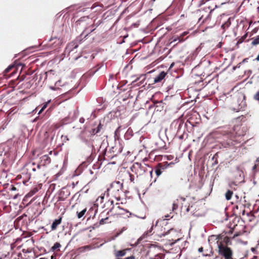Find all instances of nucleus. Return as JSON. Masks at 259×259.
<instances>
[{"instance_id":"obj_1","label":"nucleus","mask_w":259,"mask_h":259,"mask_svg":"<svg viewBox=\"0 0 259 259\" xmlns=\"http://www.w3.org/2000/svg\"><path fill=\"white\" fill-rule=\"evenodd\" d=\"M222 141L221 143L225 148L236 146L243 141L245 135L244 128L236 125L231 128H224L221 132Z\"/></svg>"},{"instance_id":"obj_2","label":"nucleus","mask_w":259,"mask_h":259,"mask_svg":"<svg viewBox=\"0 0 259 259\" xmlns=\"http://www.w3.org/2000/svg\"><path fill=\"white\" fill-rule=\"evenodd\" d=\"M123 183L119 181L113 182L111 183L110 188L107 190V195H111L117 200L120 199L123 192Z\"/></svg>"},{"instance_id":"obj_3","label":"nucleus","mask_w":259,"mask_h":259,"mask_svg":"<svg viewBox=\"0 0 259 259\" xmlns=\"http://www.w3.org/2000/svg\"><path fill=\"white\" fill-rule=\"evenodd\" d=\"M118 179L126 184L134 183L135 176L125 168H121L118 175Z\"/></svg>"},{"instance_id":"obj_4","label":"nucleus","mask_w":259,"mask_h":259,"mask_svg":"<svg viewBox=\"0 0 259 259\" xmlns=\"http://www.w3.org/2000/svg\"><path fill=\"white\" fill-rule=\"evenodd\" d=\"M218 248V253L222 259H234L233 251L231 248L226 245H223L221 243H219Z\"/></svg>"},{"instance_id":"obj_5","label":"nucleus","mask_w":259,"mask_h":259,"mask_svg":"<svg viewBox=\"0 0 259 259\" xmlns=\"http://www.w3.org/2000/svg\"><path fill=\"white\" fill-rule=\"evenodd\" d=\"M131 170L134 175H136L137 177H138L146 172L147 166L146 164L142 165L140 163L136 162L131 167Z\"/></svg>"},{"instance_id":"obj_6","label":"nucleus","mask_w":259,"mask_h":259,"mask_svg":"<svg viewBox=\"0 0 259 259\" xmlns=\"http://www.w3.org/2000/svg\"><path fill=\"white\" fill-rule=\"evenodd\" d=\"M211 238H215L214 239L217 240L218 246H219V243H221L223 245H226L227 246L232 244L230 238L223 234H220L218 236L213 235L211 236Z\"/></svg>"},{"instance_id":"obj_7","label":"nucleus","mask_w":259,"mask_h":259,"mask_svg":"<svg viewBox=\"0 0 259 259\" xmlns=\"http://www.w3.org/2000/svg\"><path fill=\"white\" fill-rule=\"evenodd\" d=\"M130 249L126 248L122 250H114L113 254L115 257V259H136L134 255H131L128 257L123 258L125 256L127 251H129Z\"/></svg>"},{"instance_id":"obj_8","label":"nucleus","mask_w":259,"mask_h":259,"mask_svg":"<svg viewBox=\"0 0 259 259\" xmlns=\"http://www.w3.org/2000/svg\"><path fill=\"white\" fill-rule=\"evenodd\" d=\"M109 211L114 215L117 216L124 215L126 213L128 212L127 210L121 208L118 203H116L115 205H113L112 208H110V210L107 212V214Z\"/></svg>"},{"instance_id":"obj_9","label":"nucleus","mask_w":259,"mask_h":259,"mask_svg":"<svg viewBox=\"0 0 259 259\" xmlns=\"http://www.w3.org/2000/svg\"><path fill=\"white\" fill-rule=\"evenodd\" d=\"M237 104L238 106V110L243 109L246 106L245 96L242 93H238L237 95Z\"/></svg>"},{"instance_id":"obj_10","label":"nucleus","mask_w":259,"mask_h":259,"mask_svg":"<svg viewBox=\"0 0 259 259\" xmlns=\"http://www.w3.org/2000/svg\"><path fill=\"white\" fill-rule=\"evenodd\" d=\"M16 66L14 65H11L4 71V76L6 78H9L16 73Z\"/></svg>"},{"instance_id":"obj_11","label":"nucleus","mask_w":259,"mask_h":259,"mask_svg":"<svg viewBox=\"0 0 259 259\" xmlns=\"http://www.w3.org/2000/svg\"><path fill=\"white\" fill-rule=\"evenodd\" d=\"M166 75V72L161 71L159 74L154 78V83H156L162 82Z\"/></svg>"},{"instance_id":"obj_12","label":"nucleus","mask_w":259,"mask_h":259,"mask_svg":"<svg viewBox=\"0 0 259 259\" xmlns=\"http://www.w3.org/2000/svg\"><path fill=\"white\" fill-rule=\"evenodd\" d=\"M104 212H102L100 213L99 215V218H101L99 221L100 225H102L107 223H110L111 222V221L109 220V218L108 217H106L104 218Z\"/></svg>"},{"instance_id":"obj_13","label":"nucleus","mask_w":259,"mask_h":259,"mask_svg":"<svg viewBox=\"0 0 259 259\" xmlns=\"http://www.w3.org/2000/svg\"><path fill=\"white\" fill-rule=\"evenodd\" d=\"M62 220V217H60L58 219L55 220L52 225H51V230L52 231L56 230L58 227V226L61 224Z\"/></svg>"},{"instance_id":"obj_14","label":"nucleus","mask_w":259,"mask_h":259,"mask_svg":"<svg viewBox=\"0 0 259 259\" xmlns=\"http://www.w3.org/2000/svg\"><path fill=\"white\" fill-rule=\"evenodd\" d=\"M171 164H174L172 162L168 163L167 162H165L163 163H159L157 166L159 167V168L163 172L169 165Z\"/></svg>"},{"instance_id":"obj_15","label":"nucleus","mask_w":259,"mask_h":259,"mask_svg":"<svg viewBox=\"0 0 259 259\" xmlns=\"http://www.w3.org/2000/svg\"><path fill=\"white\" fill-rule=\"evenodd\" d=\"M188 32L187 31L184 32L180 36L175 37L172 42L176 41L177 40H179V42L184 41L185 40V39L184 38V36L188 34Z\"/></svg>"},{"instance_id":"obj_16","label":"nucleus","mask_w":259,"mask_h":259,"mask_svg":"<svg viewBox=\"0 0 259 259\" xmlns=\"http://www.w3.org/2000/svg\"><path fill=\"white\" fill-rule=\"evenodd\" d=\"M41 161L43 162V164H46L51 162V158L47 155H44L41 157Z\"/></svg>"},{"instance_id":"obj_17","label":"nucleus","mask_w":259,"mask_h":259,"mask_svg":"<svg viewBox=\"0 0 259 259\" xmlns=\"http://www.w3.org/2000/svg\"><path fill=\"white\" fill-rule=\"evenodd\" d=\"M61 245L59 242H56L51 247V250L53 252H58L60 251Z\"/></svg>"},{"instance_id":"obj_18","label":"nucleus","mask_w":259,"mask_h":259,"mask_svg":"<svg viewBox=\"0 0 259 259\" xmlns=\"http://www.w3.org/2000/svg\"><path fill=\"white\" fill-rule=\"evenodd\" d=\"M78 40L70 42L68 45V48H70L71 51H73V49H76L78 47Z\"/></svg>"},{"instance_id":"obj_19","label":"nucleus","mask_w":259,"mask_h":259,"mask_svg":"<svg viewBox=\"0 0 259 259\" xmlns=\"http://www.w3.org/2000/svg\"><path fill=\"white\" fill-rule=\"evenodd\" d=\"M92 249V246L91 245H85L82 247H79L78 249V250L79 252H83L85 251L86 250H90Z\"/></svg>"},{"instance_id":"obj_20","label":"nucleus","mask_w":259,"mask_h":259,"mask_svg":"<svg viewBox=\"0 0 259 259\" xmlns=\"http://www.w3.org/2000/svg\"><path fill=\"white\" fill-rule=\"evenodd\" d=\"M181 209L182 211L184 212H188L189 211V205H187V204L182 203V205L181 207Z\"/></svg>"},{"instance_id":"obj_21","label":"nucleus","mask_w":259,"mask_h":259,"mask_svg":"<svg viewBox=\"0 0 259 259\" xmlns=\"http://www.w3.org/2000/svg\"><path fill=\"white\" fill-rule=\"evenodd\" d=\"M251 39L252 40L251 43V45L256 46L257 45H259V35H257L256 37L252 38Z\"/></svg>"},{"instance_id":"obj_22","label":"nucleus","mask_w":259,"mask_h":259,"mask_svg":"<svg viewBox=\"0 0 259 259\" xmlns=\"http://www.w3.org/2000/svg\"><path fill=\"white\" fill-rule=\"evenodd\" d=\"M97 210L96 209H95V208L92 207L89 209V210L87 212V214L88 215H89V218H91L92 214L94 213V216H95V215L97 212Z\"/></svg>"},{"instance_id":"obj_23","label":"nucleus","mask_w":259,"mask_h":259,"mask_svg":"<svg viewBox=\"0 0 259 259\" xmlns=\"http://www.w3.org/2000/svg\"><path fill=\"white\" fill-rule=\"evenodd\" d=\"M231 23V21L230 19H229L226 22L222 24V28L225 30L230 26Z\"/></svg>"},{"instance_id":"obj_24","label":"nucleus","mask_w":259,"mask_h":259,"mask_svg":"<svg viewBox=\"0 0 259 259\" xmlns=\"http://www.w3.org/2000/svg\"><path fill=\"white\" fill-rule=\"evenodd\" d=\"M38 189L37 187L34 188L33 189H32L27 194V196L31 197L33 196L34 194H35L37 191Z\"/></svg>"},{"instance_id":"obj_25","label":"nucleus","mask_w":259,"mask_h":259,"mask_svg":"<svg viewBox=\"0 0 259 259\" xmlns=\"http://www.w3.org/2000/svg\"><path fill=\"white\" fill-rule=\"evenodd\" d=\"M233 192L232 191L228 190L225 194V197H226V199L228 200H230L233 195Z\"/></svg>"},{"instance_id":"obj_26","label":"nucleus","mask_w":259,"mask_h":259,"mask_svg":"<svg viewBox=\"0 0 259 259\" xmlns=\"http://www.w3.org/2000/svg\"><path fill=\"white\" fill-rule=\"evenodd\" d=\"M101 127V124H99L97 128L92 130V134L95 135L98 133L100 131Z\"/></svg>"},{"instance_id":"obj_27","label":"nucleus","mask_w":259,"mask_h":259,"mask_svg":"<svg viewBox=\"0 0 259 259\" xmlns=\"http://www.w3.org/2000/svg\"><path fill=\"white\" fill-rule=\"evenodd\" d=\"M179 199H177L176 201H175L172 204V211L176 210L179 207Z\"/></svg>"},{"instance_id":"obj_28","label":"nucleus","mask_w":259,"mask_h":259,"mask_svg":"<svg viewBox=\"0 0 259 259\" xmlns=\"http://www.w3.org/2000/svg\"><path fill=\"white\" fill-rule=\"evenodd\" d=\"M168 234H171V235H175V234H177V232L174 229H170L167 232H166L165 233L162 234V235L165 236V235H168Z\"/></svg>"},{"instance_id":"obj_29","label":"nucleus","mask_w":259,"mask_h":259,"mask_svg":"<svg viewBox=\"0 0 259 259\" xmlns=\"http://www.w3.org/2000/svg\"><path fill=\"white\" fill-rule=\"evenodd\" d=\"M218 6L215 4H211V5L209 6L208 8L210 10L209 15H210L212 12Z\"/></svg>"},{"instance_id":"obj_30","label":"nucleus","mask_w":259,"mask_h":259,"mask_svg":"<svg viewBox=\"0 0 259 259\" xmlns=\"http://www.w3.org/2000/svg\"><path fill=\"white\" fill-rule=\"evenodd\" d=\"M142 79L141 81H140V83L141 84L143 83V81L145 80V79H146V76H145V75L144 74H142L139 77L137 78L135 81L134 82H137L140 79Z\"/></svg>"},{"instance_id":"obj_31","label":"nucleus","mask_w":259,"mask_h":259,"mask_svg":"<svg viewBox=\"0 0 259 259\" xmlns=\"http://www.w3.org/2000/svg\"><path fill=\"white\" fill-rule=\"evenodd\" d=\"M86 211H87V209L84 208V209H83L79 212H77L78 218L80 219L81 218H82L84 215V214H85Z\"/></svg>"},{"instance_id":"obj_32","label":"nucleus","mask_w":259,"mask_h":259,"mask_svg":"<svg viewBox=\"0 0 259 259\" xmlns=\"http://www.w3.org/2000/svg\"><path fill=\"white\" fill-rule=\"evenodd\" d=\"M247 36V33H246L243 36H241L238 40L237 44H241L243 42Z\"/></svg>"},{"instance_id":"obj_33","label":"nucleus","mask_w":259,"mask_h":259,"mask_svg":"<svg viewBox=\"0 0 259 259\" xmlns=\"http://www.w3.org/2000/svg\"><path fill=\"white\" fill-rule=\"evenodd\" d=\"M95 29V28H93L92 29H91L90 30V31H87L88 30V28H85V29L84 30L83 32H82V33L80 35V36H81L83 34H85V36L84 37H85L87 35H88V34L89 33H90L91 32H93L94 30Z\"/></svg>"},{"instance_id":"obj_34","label":"nucleus","mask_w":259,"mask_h":259,"mask_svg":"<svg viewBox=\"0 0 259 259\" xmlns=\"http://www.w3.org/2000/svg\"><path fill=\"white\" fill-rule=\"evenodd\" d=\"M89 17H81L77 22L79 24H81V23L84 22L85 20H89Z\"/></svg>"},{"instance_id":"obj_35","label":"nucleus","mask_w":259,"mask_h":259,"mask_svg":"<svg viewBox=\"0 0 259 259\" xmlns=\"http://www.w3.org/2000/svg\"><path fill=\"white\" fill-rule=\"evenodd\" d=\"M155 172L157 177H159L162 172V171L159 168V167L157 165L155 167Z\"/></svg>"},{"instance_id":"obj_36","label":"nucleus","mask_w":259,"mask_h":259,"mask_svg":"<svg viewBox=\"0 0 259 259\" xmlns=\"http://www.w3.org/2000/svg\"><path fill=\"white\" fill-rule=\"evenodd\" d=\"M50 103V101H48V102L45 103L43 106L42 107L40 110L39 111L38 114H40L48 106V104Z\"/></svg>"},{"instance_id":"obj_37","label":"nucleus","mask_w":259,"mask_h":259,"mask_svg":"<svg viewBox=\"0 0 259 259\" xmlns=\"http://www.w3.org/2000/svg\"><path fill=\"white\" fill-rule=\"evenodd\" d=\"M169 239V240L171 241L172 242V243H176L178 241H179L180 240V239L179 238H170V237H169L168 238Z\"/></svg>"},{"instance_id":"obj_38","label":"nucleus","mask_w":259,"mask_h":259,"mask_svg":"<svg viewBox=\"0 0 259 259\" xmlns=\"http://www.w3.org/2000/svg\"><path fill=\"white\" fill-rule=\"evenodd\" d=\"M253 98L256 100L259 101V90L254 95Z\"/></svg>"},{"instance_id":"obj_39","label":"nucleus","mask_w":259,"mask_h":259,"mask_svg":"<svg viewBox=\"0 0 259 259\" xmlns=\"http://www.w3.org/2000/svg\"><path fill=\"white\" fill-rule=\"evenodd\" d=\"M9 189L11 191H15V190H16V188L15 187H14L13 185H10Z\"/></svg>"},{"instance_id":"obj_40","label":"nucleus","mask_w":259,"mask_h":259,"mask_svg":"<svg viewBox=\"0 0 259 259\" xmlns=\"http://www.w3.org/2000/svg\"><path fill=\"white\" fill-rule=\"evenodd\" d=\"M25 78V75H22V76L19 77V79L20 81L23 80Z\"/></svg>"},{"instance_id":"obj_41","label":"nucleus","mask_w":259,"mask_h":259,"mask_svg":"<svg viewBox=\"0 0 259 259\" xmlns=\"http://www.w3.org/2000/svg\"><path fill=\"white\" fill-rule=\"evenodd\" d=\"M84 121H85V120H84V119L83 117H81V118H80V119H79V122H80V123H84Z\"/></svg>"},{"instance_id":"obj_42","label":"nucleus","mask_w":259,"mask_h":259,"mask_svg":"<svg viewBox=\"0 0 259 259\" xmlns=\"http://www.w3.org/2000/svg\"><path fill=\"white\" fill-rule=\"evenodd\" d=\"M203 250V248L202 247H200L199 249H198V251L199 252H202Z\"/></svg>"},{"instance_id":"obj_43","label":"nucleus","mask_w":259,"mask_h":259,"mask_svg":"<svg viewBox=\"0 0 259 259\" xmlns=\"http://www.w3.org/2000/svg\"><path fill=\"white\" fill-rule=\"evenodd\" d=\"M180 200H182L183 202H185L186 201V198L183 197H181Z\"/></svg>"},{"instance_id":"obj_44","label":"nucleus","mask_w":259,"mask_h":259,"mask_svg":"<svg viewBox=\"0 0 259 259\" xmlns=\"http://www.w3.org/2000/svg\"><path fill=\"white\" fill-rule=\"evenodd\" d=\"M210 15H209H209H208V16L206 18H205V19H204V20H203V21H204V20H205V21H206V20H207V19H210Z\"/></svg>"},{"instance_id":"obj_45","label":"nucleus","mask_w":259,"mask_h":259,"mask_svg":"<svg viewBox=\"0 0 259 259\" xmlns=\"http://www.w3.org/2000/svg\"><path fill=\"white\" fill-rule=\"evenodd\" d=\"M108 203H110L111 205H112L113 203V200H111V201H108V202H107Z\"/></svg>"},{"instance_id":"obj_46","label":"nucleus","mask_w":259,"mask_h":259,"mask_svg":"<svg viewBox=\"0 0 259 259\" xmlns=\"http://www.w3.org/2000/svg\"><path fill=\"white\" fill-rule=\"evenodd\" d=\"M171 159H172V156L169 155V156H167L168 160H171Z\"/></svg>"},{"instance_id":"obj_47","label":"nucleus","mask_w":259,"mask_h":259,"mask_svg":"<svg viewBox=\"0 0 259 259\" xmlns=\"http://www.w3.org/2000/svg\"><path fill=\"white\" fill-rule=\"evenodd\" d=\"M248 61V58H245L243 60V62H247Z\"/></svg>"},{"instance_id":"obj_48","label":"nucleus","mask_w":259,"mask_h":259,"mask_svg":"<svg viewBox=\"0 0 259 259\" xmlns=\"http://www.w3.org/2000/svg\"><path fill=\"white\" fill-rule=\"evenodd\" d=\"M255 60H256L257 61H259V53L257 57L255 58Z\"/></svg>"},{"instance_id":"obj_49","label":"nucleus","mask_w":259,"mask_h":259,"mask_svg":"<svg viewBox=\"0 0 259 259\" xmlns=\"http://www.w3.org/2000/svg\"><path fill=\"white\" fill-rule=\"evenodd\" d=\"M13 259H23L22 257H20V256L18 255L17 257H15Z\"/></svg>"},{"instance_id":"obj_50","label":"nucleus","mask_w":259,"mask_h":259,"mask_svg":"<svg viewBox=\"0 0 259 259\" xmlns=\"http://www.w3.org/2000/svg\"><path fill=\"white\" fill-rule=\"evenodd\" d=\"M62 138H66V140H68V139L67 138V136H64H64H62Z\"/></svg>"},{"instance_id":"obj_51","label":"nucleus","mask_w":259,"mask_h":259,"mask_svg":"<svg viewBox=\"0 0 259 259\" xmlns=\"http://www.w3.org/2000/svg\"><path fill=\"white\" fill-rule=\"evenodd\" d=\"M256 165H254L253 167V169H255L256 168Z\"/></svg>"},{"instance_id":"obj_52","label":"nucleus","mask_w":259,"mask_h":259,"mask_svg":"<svg viewBox=\"0 0 259 259\" xmlns=\"http://www.w3.org/2000/svg\"><path fill=\"white\" fill-rule=\"evenodd\" d=\"M245 213V210H243L242 211V215H244Z\"/></svg>"},{"instance_id":"obj_53","label":"nucleus","mask_w":259,"mask_h":259,"mask_svg":"<svg viewBox=\"0 0 259 259\" xmlns=\"http://www.w3.org/2000/svg\"><path fill=\"white\" fill-rule=\"evenodd\" d=\"M251 250H252V251H254L255 250V249H254V248H251Z\"/></svg>"},{"instance_id":"obj_54","label":"nucleus","mask_w":259,"mask_h":259,"mask_svg":"<svg viewBox=\"0 0 259 259\" xmlns=\"http://www.w3.org/2000/svg\"><path fill=\"white\" fill-rule=\"evenodd\" d=\"M90 26H91V27H94V24H92Z\"/></svg>"},{"instance_id":"obj_55","label":"nucleus","mask_w":259,"mask_h":259,"mask_svg":"<svg viewBox=\"0 0 259 259\" xmlns=\"http://www.w3.org/2000/svg\"><path fill=\"white\" fill-rule=\"evenodd\" d=\"M238 236V235H237V234L234 235V237H235V236Z\"/></svg>"},{"instance_id":"obj_56","label":"nucleus","mask_w":259,"mask_h":259,"mask_svg":"<svg viewBox=\"0 0 259 259\" xmlns=\"http://www.w3.org/2000/svg\"><path fill=\"white\" fill-rule=\"evenodd\" d=\"M51 258H52V259H53V258H54V257H53V255L51 256Z\"/></svg>"},{"instance_id":"obj_57","label":"nucleus","mask_w":259,"mask_h":259,"mask_svg":"<svg viewBox=\"0 0 259 259\" xmlns=\"http://www.w3.org/2000/svg\"><path fill=\"white\" fill-rule=\"evenodd\" d=\"M40 166L39 165H37V167H38V168H39V167H40Z\"/></svg>"},{"instance_id":"obj_58","label":"nucleus","mask_w":259,"mask_h":259,"mask_svg":"<svg viewBox=\"0 0 259 259\" xmlns=\"http://www.w3.org/2000/svg\"><path fill=\"white\" fill-rule=\"evenodd\" d=\"M236 208H238V205H236Z\"/></svg>"},{"instance_id":"obj_59","label":"nucleus","mask_w":259,"mask_h":259,"mask_svg":"<svg viewBox=\"0 0 259 259\" xmlns=\"http://www.w3.org/2000/svg\"><path fill=\"white\" fill-rule=\"evenodd\" d=\"M258 245H259V243L258 244Z\"/></svg>"}]
</instances>
